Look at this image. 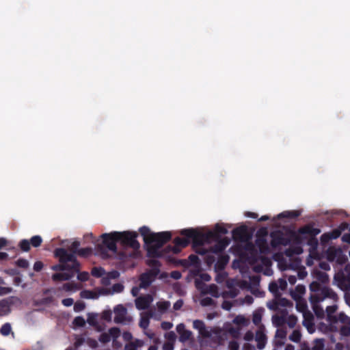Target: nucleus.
Returning <instances> with one entry per match:
<instances>
[{
	"instance_id": "f257e3e1",
	"label": "nucleus",
	"mask_w": 350,
	"mask_h": 350,
	"mask_svg": "<svg viewBox=\"0 0 350 350\" xmlns=\"http://www.w3.org/2000/svg\"><path fill=\"white\" fill-rule=\"evenodd\" d=\"M139 231L147 246V256L150 258L163 257L170 253L178 254L182 248L186 247L189 244V239H192L187 236H185L186 238L178 237L174 239V245H168L161 250L163 245L171 239L170 232H151L150 228L146 226L141 227Z\"/></svg>"
},
{
	"instance_id": "f03ea898",
	"label": "nucleus",
	"mask_w": 350,
	"mask_h": 350,
	"mask_svg": "<svg viewBox=\"0 0 350 350\" xmlns=\"http://www.w3.org/2000/svg\"><path fill=\"white\" fill-rule=\"evenodd\" d=\"M310 290L311 291L310 301L318 317H322L324 315V310L319 306L320 302L325 299H329L334 302H336L338 299V295L331 288L322 286L317 282H312L310 284Z\"/></svg>"
},
{
	"instance_id": "7ed1b4c3",
	"label": "nucleus",
	"mask_w": 350,
	"mask_h": 350,
	"mask_svg": "<svg viewBox=\"0 0 350 350\" xmlns=\"http://www.w3.org/2000/svg\"><path fill=\"white\" fill-rule=\"evenodd\" d=\"M228 232V229L224 225L217 224L213 231L206 234L193 228L183 229L180 231V234L191 238L193 245H202L206 239L218 240L221 238V235L226 234Z\"/></svg>"
},
{
	"instance_id": "20e7f679",
	"label": "nucleus",
	"mask_w": 350,
	"mask_h": 350,
	"mask_svg": "<svg viewBox=\"0 0 350 350\" xmlns=\"http://www.w3.org/2000/svg\"><path fill=\"white\" fill-rule=\"evenodd\" d=\"M101 238L103 243L96 246V250L102 258H109L110 257L108 251L112 252L114 254H118L116 243L118 241L116 231L110 233H104L101 235Z\"/></svg>"
},
{
	"instance_id": "39448f33",
	"label": "nucleus",
	"mask_w": 350,
	"mask_h": 350,
	"mask_svg": "<svg viewBox=\"0 0 350 350\" xmlns=\"http://www.w3.org/2000/svg\"><path fill=\"white\" fill-rule=\"evenodd\" d=\"M146 264L151 267L150 270L140 275L139 286L142 288H147L154 281L160 273L161 262L156 259H150L146 261Z\"/></svg>"
},
{
	"instance_id": "423d86ee",
	"label": "nucleus",
	"mask_w": 350,
	"mask_h": 350,
	"mask_svg": "<svg viewBox=\"0 0 350 350\" xmlns=\"http://www.w3.org/2000/svg\"><path fill=\"white\" fill-rule=\"evenodd\" d=\"M54 256L59 259L61 263L68 264V262H71L70 268L74 271H79L80 264L74 254L68 253L66 249L59 247L55 250Z\"/></svg>"
},
{
	"instance_id": "0eeeda50",
	"label": "nucleus",
	"mask_w": 350,
	"mask_h": 350,
	"mask_svg": "<svg viewBox=\"0 0 350 350\" xmlns=\"http://www.w3.org/2000/svg\"><path fill=\"white\" fill-rule=\"evenodd\" d=\"M299 232L303 234H307V245L311 247L312 250H316L319 245L317 235L321 232V230L314 228L311 224L305 225L299 228Z\"/></svg>"
},
{
	"instance_id": "6e6552de",
	"label": "nucleus",
	"mask_w": 350,
	"mask_h": 350,
	"mask_svg": "<svg viewBox=\"0 0 350 350\" xmlns=\"http://www.w3.org/2000/svg\"><path fill=\"white\" fill-rule=\"evenodd\" d=\"M137 236L135 232H117L118 241L120 242L123 246L131 247L134 250H138L140 247L139 243L136 239Z\"/></svg>"
},
{
	"instance_id": "1a4fd4ad",
	"label": "nucleus",
	"mask_w": 350,
	"mask_h": 350,
	"mask_svg": "<svg viewBox=\"0 0 350 350\" xmlns=\"http://www.w3.org/2000/svg\"><path fill=\"white\" fill-rule=\"evenodd\" d=\"M334 280L341 290L350 291V265H346L343 271L336 273Z\"/></svg>"
},
{
	"instance_id": "9d476101",
	"label": "nucleus",
	"mask_w": 350,
	"mask_h": 350,
	"mask_svg": "<svg viewBox=\"0 0 350 350\" xmlns=\"http://www.w3.org/2000/svg\"><path fill=\"white\" fill-rule=\"evenodd\" d=\"M336 322L334 326H332L335 330H338L342 336L350 335V317L344 312H340L336 316Z\"/></svg>"
},
{
	"instance_id": "9b49d317",
	"label": "nucleus",
	"mask_w": 350,
	"mask_h": 350,
	"mask_svg": "<svg viewBox=\"0 0 350 350\" xmlns=\"http://www.w3.org/2000/svg\"><path fill=\"white\" fill-rule=\"evenodd\" d=\"M42 243V239L40 235L33 236L29 240L22 239L18 243V247L22 252H27L30 250L31 245L33 247H38Z\"/></svg>"
},
{
	"instance_id": "f8f14e48",
	"label": "nucleus",
	"mask_w": 350,
	"mask_h": 350,
	"mask_svg": "<svg viewBox=\"0 0 350 350\" xmlns=\"http://www.w3.org/2000/svg\"><path fill=\"white\" fill-rule=\"evenodd\" d=\"M271 246L275 249L280 245L286 246L291 243V240L284 236L281 231H274L271 232Z\"/></svg>"
},
{
	"instance_id": "ddd939ff",
	"label": "nucleus",
	"mask_w": 350,
	"mask_h": 350,
	"mask_svg": "<svg viewBox=\"0 0 350 350\" xmlns=\"http://www.w3.org/2000/svg\"><path fill=\"white\" fill-rule=\"evenodd\" d=\"M232 235L235 241L245 242L250 238L247 228L245 226H241L234 228L232 232Z\"/></svg>"
},
{
	"instance_id": "4468645a",
	"label": "nucleus",
	"mask_w": 350,
	"mask_h": 350,
	"mask_svg": "<svg viewBox=\"0 0 350 350\" xmlns=\"http://www.w3.org/2000/svg\"><path fill=\"white\" fill-rule=\"evenodd\" d=\"M307 239V234H303L299 232V229L297 232H292L291 233V241H292L293 243L299 245V247L295 248V252L297 254H299L302 252V248L300 247L304 241Z\"/></svg>"
},
{
	"instance_id": "2eb2a0df",
	"label": "nucleus",
	"mask_w": 350,
	"mask_h": 350,
	"mask_svg": "<svg viewBox=\"0 0 350 350\" xmlns=\"http://www.w3.org/2000/svg\"><path fill=\"white\" fill-rule=\"evenodd\" d=\"M193 327L197 329L199 334L203 338H209L211 336V332L206 327L205 323L202 320H194L193 321Z\"/></svg>"
},
{
	"instance_id": "dca6fc26",
	"label": "nucleus",
	"mask_w": 350,
	"mask_h": 350,
	"mask_svg": "<svg viewBox=\"0 0 350 350\" xmlns=\"http://www.w3.org/2000/svg\"><path fill=\"white\" fill-rule=\"evenodd\" d=\"M266 234L267 232H265V234L262 236L258 235L256 240V245L258 247L259 252L264 254H267L270 252V249L265 238Z\"/></svg>"
},
{
	"instance_id": "f3484780",
	"label": "nucleus",
	"mask_w": 350,
	"mask_h": 350,
	"mask_svg": "<svg viewBox=\"0 0 350 350\" xmlns=\"http://www.w3.org/2000/svg\"><path fill=\"white\" fill-rule=\"evenodd\" d=\"M114 322L116 323H123L125 320V317L126 314V309L124 306L121 304L116 306L114 308Z\"/></svg>"
},
{
	"instance_id": "a211bd4d",
	"label": "nucleus",
	"mask_w": 350,
	"mask_h": 350,
	"mask_svg": "<svg viewBox=\"0 0 350 350\" xmlns=\"http://www.w3.org/2000/svg\"><path fill=\"white\" fill-rule=\"evenodd\" d=\"M303 317V325L306 327L309 333H313L315 331L313 314L311 312H306Z\"/></svg>"
},
{
	"instance_id": "6ab92c4d",
	"label": "nucleus",
	"mask_w": 350,
	"mask_h": 350,
	"mask_svg": "<svg viewBox=\"0 0 350 350\" xmlns=\"http://www.w3.org/2000/svg\"><path fill=\"white\" fill-rule=\"evenodd\" d=\"M152 300L150 295L140 296L135 301V306L138 310H146L149 307Z\"/></svg>"
},
{
	"instance_id": "aec40b11",
	"label": "nucleus",
	"mask_w": 350,
	"mask_h": 350,
	"mask_svg": "<svg viewBox=\"0 0 350 350\" xmlns=\"http://www.w3.org/2000/svg\"><path fill=\"white\" fill-rule=\"evenodd\" d=\"M176 331L180 335L179 340L183 342L189 340L192 336V332L188 329H186L185 325L183 323L178 324L176 326Z\"/></svg>"
},
{
	"instance_id": "412c9836",
	"label": "nucleus",
	"mask_w": 350,
	"mask_h": 350,
	"mask_svg": "<svg viewBox=\"0 0 350 350\" xmlns=\"http://www.w3.org/2000/svg\"><path fill=\"white\" fill-rule=\"evenodd\" d=\"M217 241V243L214 245L211 250L213 253H221L228 245L230 241L227 238H221Z\"/></svg>"
},
{
	"instance_id": "4be33fe9",
	"label": "nucleus",
	"mask_w": 350,
	"mask_h": 350,
	"mask_svg": "<svg viewBox=\"0 0 350 350\" xmlns=\"http://www.w3.org/2000/svg\"><path fill=\"white\" fill-rule=\"evenodd\" d=\"M68 271V272H66V273H56L53 274L52 280L54 282L69 280L74 276L75 273L79 272V271Z\"/></svg>"
},
{
	"instance_id": "5701e85b",
	"label": "nucleus",
	"mask_w": 350,
	"mask_h": 350,
	"mask_svg": "<svg viewBox=\"0 0 350 350\" xmlns=\"http://www.w3.org/2000/svg\"><path fill=\"white\" fill-rule=\"evenodd\" d=\"M255 340L257 342V348L258 349H262L265 348L267 342V336L261 328L256 331Z\"/></svg>"
},
{
	"instance_id": "b1692460",
	"label": "nucleus",
	"mask_w": 350,
	"mask_h": 350,
	"mask_svg": "<svg viewBox=\"0 0 350 350\" xmlns=\"http://www.w3.org/2000/svg\"><path fill=\"white\" fill-rule=\"evenodd\" d=\"M338 306L336 305L328 306L326 307L325 311L327 313V321L329 322L331 326H334L336 322V315H335L334 313L336 312Z\"/></svg>"
},
{
	"instance_id": "393cba45",
	"label": "nucleus",
	"mask_w": 350,
	"mask_h": 350,
	"mask_svg": "<svg viewBox=\"0 0 350 350\" xmlns=\"http://www.w3.org/2000/svg\"><path fill=\"white\" fill-rule=\"evenodd\" d=\"M11 301L8 299L0 301V317L5 316L10 312Z\"/></svg>"
},
{
	"instance_id": "a878e982",
	"label": "nucleus",
	"mask_w": 350,
	"mask_h": 350,
	"mask_svg": "<svg viewBox=\"0 0 350 350\" xmlns=\"http://www.w3.org/2000/svg\"><path fill=\"white\" fill-rule=\"evenodd\" d=\"M229 261V256L226 254H220L215 264V267L219 269H224Z\"/></svg>"
},
{
	"instance_id": "bb28decb",
	"label": "nucleus",
	"mask_w": 350,
	"mask_h": 350,
	"mask_svg": "<svg viewBox=\"0 0 350 350\" xmlns=\"http://www.w3.org/2000/svg\"><path fill=\"white\" fill-rule=\"evenodd\" d=\"M301 215V212L299 211H284L278 215V219L282 218H291L295 219Z\"/></svg>"
},
{
	"instance_id": "cd10ccee",
	"label": "nucleus",
	"mask_w": 350,
	"mask_h": 350,
	"mask_svg": "<svg viewBox=\"0 0 350 350\" xmlns=\"http://www.w3.org/2000/svg\"><path fill=\"white\" fill-rule=\"evenodd\" d=\"M317 282H318L322 286H324L323 284H326L329 282V276L325 272L319 271L317 273Z\"/></svg>"
},
{
	"instance_id": "c85d7f7f",
	"label": "nucleus",
	"mask_w": 350,
	"mask_h": 350,
	"mask_svg": "<svg viewBox=\"0 0 350 350\" xmlns=\"http://www.w3.org/2000/svg\"><path fill=\"white\" fill-rule=\"evenodd\" d=\"M152 317V313L149 312L147 314L142 316L140 319L139 325L142 329H146L150 323V318Z\"/></svg>"
},
{
	"instance_id": "c756f323",
	"label": "nucleus",
	"mask_w": 350,
	"mask_h": 350,
	"mask_svg": "<svg viewBox=\"0 0 350 350\" xmlns=\"http://www.w3.org/2000/svg\"><path fill=\"white\" fill-rule=\"evenodd\" d=\"M51 269L55 271H72L70 268V264L59 263L51 267Z\"/></svg>"
},
{
	"instance_id": "7c9ffc66",
	"label": "nucleus",
	"mask_w": 350,
	"mask_h": 350,
	"mask_svg": "<svg viewBox=\"0 0 350 350\" xmlns=\"http://www.w3.org/2000/svg\"><path fill=\"white\" fill-rule=\"evenodd\" d=\"M157 306L159 311L161 313H164L170 307V302L168 301H158Z\"/></svg>"
},
{
	"instance_id": "2f4dec72",
	"label": "nucleus",
	"mask_w": 350,
	"mask_h": 350,
	"mask_svg": "<svg viewBox=\"0 0 350 350\" xmlns=\"http://www.w3.org/2000/svg\"><path fill=\"white\" fill-rule=\"evenodd\" d=\"M296 308L299 312H302L303 315L304 314V313L310 312V311L308 310L307 304L304 301H297L296 304Z\"/></svg>"
},
{
	"instance_id": "473e14b6",
	"label": "nucleus",
	"mask_w": 350,
	"mask_h": 350,
	"mask_svg": "<svg viewBox=\"0 0 350 350\" xmlns=\"http://www.w3.org/2000/svg\"><path fill=\"white\" fill-rule=\"evenodd\" d=\"M269 290L271 293H272L275 297L280 296V293L279 292V286L276 282H271L269 285Z\"/></svg>"
},
{
	"instance_id": "72a5a7b5",
	"label": "nucleus",
	"mask_w": 350,
	"mask_h": 350,
	"mask_svg": "<svg viewBox=\"0 0 350 350\" xmlns=\"http://www.w3.org/2000/svg\"><path fill=\"white\" fill-rule=\"evenodd\" d=\"M80 296L81 298H83V299H96V298H98V296L95 293H94L91 291H88V290L82 291L80 293Z\"/></svg>"
},
{
	"instance_id": "f704fd0d",
	"label": "nucleus",
	"mask_w": 350,
	"mask_h": 350,
	"mask_svg": "<svg viewBox=\"0 0 350 350\" xmlns=\"http://www.w3.org/2000/svg\"><path fill=\"white\" fill-rule=\"evenodd\" d=\"M267 306L269 309L271 310H273V311H277L279 310V304H278V297H275V299L267 302Z\"/></svg>"
},
{
	"instance_id": "c9c22d12",
	"label": "nucleus",
	"mask_w": 350,
	"mask_h": 350,
	"mask_svg": "<svg viewBox=\"0 0 350 350\" xmlns=\"http://www.w3.org/2000/svg\"><path fill=\"white\" fill-rule=\"evenodd\" d=\"M80 286L79 284L74 282L65 283L63 285V289L66 291H71L79 289Z\"/></svg>"
},
{
	"instance_id": "e433bc0d",
	"label": "nucleus",
	"mask_w": 350,
	"mask_h": 350,
	"mask_svg": "<svg viewBox=\"0 0 350 350\" xmlns=\"http://www.w3.org/2000/svg\"><path fill=\"white\" fill-rule=\"evenodd\" d=\"M92 253V249L91 247L81 248L77 251V254L81 257H88Z\"/></svg>"
},
{
	"instance_id": "4c0bfd02",
	"label": "nucleus",
	"mask_w": 350,
	"mask_h": 350,
	"mask_svg": "<svg viewBox=\"0 0 350 350\" xmlns=\"http://www.w3.org/2000/svg\"><path fill=\"white\" fill-rule=\"evenodd\" d=\"M324 340L323 339H316L314 341V345L312 350H324Z\"/></svg>"
},
{
	"instance_id": "58836bf2",
	"label": "nucleus",
	"mask_w": 350,
	"mask_h": 350,
	"mask_svg": "<svg viewBox=\"0 0 350 350\" xmlns=\"http://www.w3.org/2000/svg\"><path fill=\"white\" fill-rule=\"evenodd\" d=\"M262 321V313L260 310H256L254 312L252 316L253 323L256 325H258Z\"/></svg>"
},
{
	"instance_id": "ea45409f",
	"label": "nucleus",
	"mask_w": 350,
	"mask_h": 350,
	"mask_svg": "<svg viewBox=\"0 0 350 350\" xmlns=\"http://www.w3.org/2000/svg\"><path fill=\"white\" fill-rule=\"evenodd\" d=\"M92 275L96 278H100L105 273V270L102 267H94L91 271Z\"/></svg>"
},
{
	"instance_id": "a19ab883",
	"label": "nucleus",
	"mask_w": 350,
	"mask_h": 350,
	"mask_svg": "<svg viewBox=\"0 0 350 350\" xmlns=\"http://www.w3.org/2000/svg\"><path fill=\"white\" fill-rule=\"evenodd\" d=\"M11 330H12V328H11L10 324L8 323H6L1 326V327L0 329V333L3 336H8L10 334V333L11 332Z\"/></svg>"
},
{
	"instance_id": "79ce46f5",
	"label": "nucleus",
	"mask_w": 350,
	"mask_h": 350,
	"mask_svg": "<svg viewBox=\"0 0 350 350\" xmlns=\"http://www.w3.org/2000/svg\"><path fill=\"white\" fill-rule=\"evenodd\" d=\"M278 301L279 304V306L282 307H289L293 305L292 302L286 298L281 297L280 296L278 297Z\"/></svg>"
},
{
	"instance_id": "37998d69",
	"label": "nucleus",
	"mask_w": 350,
	"mask_h": 350,
	"mask_svg": "<svg viewBox=\"0 0 350 350\" xmlns=\"http://www.w3.org/2000/svg\"><path fill=\"white\" fill-rule=\"evenodd\" d=\"M16 265L18 267L27 269L28 268L29 263L27 260L25 258H19L15 262Z\"/></svg>"
},
{
	"instance_id": "c03bdc74",
	"label": "nucleus",
	"mask_w": 350,
	"mask_h": 350,
	"mask_svg": "<svg viewBox=\"0 0 350 350\" xmlns=\"http://www.w3.org/2000/svg\"><path fill=\"white\" fill-rule=\"evenodd\" d=\"M301 335L297 330H294L289 336V339L293 342H298L301 340Z\"/></svg>"
},
{
	"instance_id": "a18cd8bd",
	"label": "nucleus",
	"mask_w": 350,
	"mask_h": 350,
	"mask_svg": "<svg viewBox=\"0 0 350 350\" xmlns=\"http://www.w3.org/2000/svg\"><path fill=\"white\" fill-rule=\"evenodd\" d=\"M73 324L76 327H83L85 325V321L83 317H77L73 320Z\"/></svg>"
},
{
	"instance_id": "49530a36",
	"label": "nucleus",
	"mask_w": 350,
	"mask_h": 350,
	"mask_svg": "<svg viewBox=\"0 0 350 350\" xmlns=\"http://www.w3.org/2000/svg\"><path fill=\"white\" fill-rule=\"evenodd\" d=\"M88 323L92 326H95L97 325V319H96V315L95 314L89 313L88 315Z\"/></svg>"
},
{
	"instance_id": "de8ad7c7",
	"label": "nucleus",
	"mask_w": 350,
	"mask_h": 350,
	"mask_svg": "<svg viewBox=\"0 0 350 350\" xmlns=\"http://www.w3.org/2000/svg\"><path fill=\"white\" fill-rule=\"evenodd\" d=\"M85 308V304L84 302L79 301H77L74 305V310L76 312H79L82 310H83Z\"/></svg>"
},
{
	"instance_id": "09e8293b",
	"label": "nucleus",
	"mask_w": 350,
	"mask_h": 350,
	"mask_svg": "<svg viewBox=\"0 0 350 350\" xmlns=\"http://www.w3.org/2000/svg\"><path fill=\"white\" fill-rule=\"evenodd\" d=\"M98 340L100 342H103V343H107L108 342L110 341L111 340V336L109 334L107 333H102L99 338H98Z\"/></svg>"
},
{
	"instance_id": "8fccbe9b",
	"label": "nucleus",
	"mask_w": 350,
	"mask_h": 350,
	"mask_svg": "<svg viewBox=\"0 0 350 350\" xmlns=\"http://www.w3.org/2000/svg\"><path fill=\"white\" fill-rule=\"evenodd\" d=\"M80 242L78 241H75L71 244L70 250L72 251V253L75 255L77 254V251L79 250Z\"/></svg>"
},
{
	"instance_id": "3c124183",
	"label": "nucleus",
	"mask_w": 350,
	"mask_h": 350,
	"mask_svg": "<svg viewBox=\"0 0 350 350\" xmlns=\"http://www.w3.org/2000/svg\"><path fill=\"white\" fill-rule=\"evenodd\" d=\"M190 264L192 265H197L199 264V258L195 254H190L188 257Z\"/></svg>"
},
{
	"instance_id": "603ef678",
	"label": "nucleus",
	"mask_w": 350,
	"mask_h": 350,
	"mask_svg": "<svg viewBox=\"0 0 350 350\" xmlns=\"http://www.w3.org/2000/svg\"><path fill=\"white\" fill-rule=\"evenodd\" d=\"M328 233H329L332 240L336 239L340 236L341 230L340 229H334L332 231H331L330 232H328Z\"/></svg>"
},
{
	"instance_id": "864d4df0",
	"label": "nucleus",
	"mask_w": 350,
	"mask_h": 350,
	"mask_svg": "<svg viewBox=\"0 0 350 350\" xmlns=\"http://www.w3.org/2000/svg\"><path fill=\"white\" fill-rule=\"evenodd\" d=\"M214 303V301L212 298L211 297H205V298H203L202 300H201V304L202 306H212Z\"/></svg>"
},
{
	"instance_id": "5fc2aeb1",
	"label": "nucleus",
	"mask_w": 350,
	"mask_h": 350,
	"mask_svg": "<svg viewBox=\"0 0 350 350\" xmlns=\"http://www.w3.org/2000/svg\"><path fill=\"white\" fill-rule=\"evenodd\" d=\"M228 349L229 350H239V344L236 340H231L228 343Z\"/></svg>"
},
{
	"instance_id": "6e6d98bb",
	"label": "nucleus",
	"mask_w": 350,
	"mask_h": 350,
	"mask_svg": "<svg viewBox=\"0 0 350 350\" xmlns=\"http://www.w3.org/2000/svg\"><path fill=\"white\" fill-rule=\"evenodd\" d=\"M77 279L81 282H85L89 279V274L85 271L79 273L77 275Z\"/></svg>"
},
{
	"instance_id": "4d7b16f0",
	"label": "nucleus",
	"mask_w": 350,
	"mask_h": 350,
	"mask_svg": "<svg viewBox=\"0 0 350 350\" xmlns=\"http://www.w3.org/2000/svg\"><path fill=\"white\" fill-rule=\"evenodd\" d=\"M330 240L332 239L328 232L324 233L321 236V241L323 245L327 244Z\"/></svg>"
},
{
	"instance_id": "13d9d810",
	"label": "nucleus",
	"mask_w": 350,
	"mask_h": 350,
	"mask_svg": "<svg viewBox=\"0 0 350 350\" xmlns=\"http://www.w3.org/2000/svg\"><path fill=\"white\" fill-rule=\"evenodd\" d=\"M44 267V264L42 261L38 260L35 262L33 265V270L36 272L40 271Z\"/></svg>"
},
{
	"instance_id": "bf43d9fd",
	"label": "nucleus",
	"mask_w": 350,
	"mask_h": 350,
	"mask_svg": "<svg viewBox=\"0 0 350 350\" xmlns=\"http://www.w3.org/2000/svg\"><path fill=\"white\" fill-rule=\"evenodd\" d=\"M12 288L11 287H4L0 286V295H7L11 293Z\"/></svg>"
},
{
	"instance_id": "052dcab7",
	"label": "nucleus",
	"mask_w": 350,
	"mask_h": 350,
	"mask_svg": "<svg viewBox=\"0 0 350 350\" xmlns=\"http://www.w3.org/2000/svg\"><path fill=\"white\" fill-rule=\"evenodd\" d=\"M183 306V300L181 299H178L173 306V308L174 310H180Z\"/></svg>"
},
{
	"instance_id": "680f3d73",
	"label": "nucleus",
	"mask_w": 350,
	"mask_h": 350,
	"mask_svg": "<svg viewBox=\"0 0 350 350\" xmlns=\"http://www.w3.org/2000/svg\"><path fill=\"white\" fill-rule=\"evenodd\" d=\"M62 304L66 307L71 306L74 304V300L72 298H66L62 299Z\"/></svg>"
},
{
	"instance_id": "e2e57ef3",
	"label": "nucleus",
	"mask_w": 350,
	"mask_h": 350,
	"mask_svg": "<svg viewBox=\"0 0 350 350\" xmlns=\"http://www.w3.org/2000/svg\"><path fill=\"white\" fill-rule=\"evenodd\" d=\"M277 283L278 284L279 288H280L281 290H285L286 288L287 282L284 279H279Z\"/></svg>"
},
{
	"instance_id": "0e129e2a",
	"label": "nucleus",
	"mask_w": 350,
	"mask_h": 350,
	"mask_svg": "<svg viewBox=\"0 0 350 350\" xmlns=\"http://www.w3.org/2000/svg\"><path fill=\"white\" fill-rule=\"evenodd\" d=\"M87 343L92 348H96L98 347V342L94 338H88L87 340Z\"/></svg>"
},
{
	"instance_id": "69168bd1",
	"label": "nucleus",
	"mask_w": 350,
	"mask_h": 350,
	"mask_svg": "<svg viewBox=\"0 0 350 350\" xmlns=\"http://www.w3.org/2000/svg\"><path fill=\"white\" fill-rule=\"evenodd\" d=\"M287 323L290 327H293L297 323V318L294 316H290Z\"/></svg>"
},
{
	"instance_id": "338daca9",
	"label": "nucleus",
	"mask_w": 350,
	"mask_h": 350,
	"mask_svg": "<svg viewBox=\"0 0 350 350\" xmlns=\"http://www.w3.org/2000/svg\"><path fill=\"white\" fill-rule=\"evenodd\" d=\"M102 319L110 321L111 319V312L110 311H105L102 314Z\"/></svg>"
},
{
	"instance_id": "774afa93",
	"label": "nucleus",
	"mask_w": 350,
	"mask_h": 350,
	"mask_svg": "<svg viewBox=\"0 0 350 350\" xmlns=\"http://www.w3.org/2000/svg\"><path fill=\"white\" fill-rule=\"evenodd\" d=\"M112 288L114 292L121 293L124 289V286L121 284H115Z\"/></svg>"
}]
</instances>
